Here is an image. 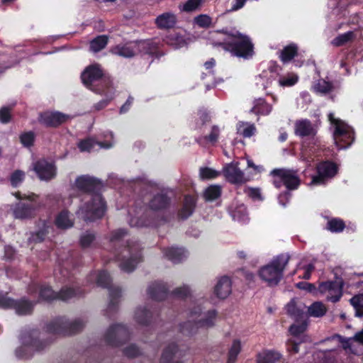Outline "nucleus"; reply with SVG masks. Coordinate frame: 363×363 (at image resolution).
<instances>
[{
    "mask_svg": "<svg viewBox=\"0 0 363 363\" xmlns=\"http://www.w3.org/2000/svg\"><path fill=\"white\" fill-rule=\"evenodd\" d=\"M209 40L214 49L229 52L233 57L249 60L255 55V46L250 37L235 28L214 30Z\"/></svg>",
    "mask_w": 363,
    "mask_h": 363,
    "instance_id": "1",
    "label": "nucleus"
},
{
    "mask_svg": "<svg viewBox=\"0 0 363 363\" xmlns=\"http://www.w3.org/2000/svg\"><path fill=\"white\" fill-rule=\"evenodd\" d=\"M171 204V198L164 193L155 194L148 202L149 211H145L140 218L136 219L134 225L138 227L157 228L168 222V218L164 214Z\"/></svg>",
    "mask_w": 363,
    "mask_h": 363,
    "instance_id": "2",
    "label": "nucleus"
},
{
    "mask_svg": "<svg viewBox=\"0 0 363 363\" xmlns=\"http://www.w3.org/2000/svg\"><path fill=\"white\" fill-rule=\"evenodd\" d=\"M290 259L291 257L287 253L274 257L267 264L260 267L258 271L259 278L267 283L268 286H277L284 277V272Z\"/></svg>",
    "mask_w": 363,
    "mask_h": 363,
    "instance_id": "3",
    "label": "nucleus"
},
{
    "mask_svg": "<svg viewBox=\"0 0 363 363\" xmlns=\"http://www.w3.org/2000/svg\"><path fill=\"white\" fill-rule=\"evenodd\" d=\"M80 77L83 84L94 93H102L104 89L113 86L111 77L104 72L99 64L87 66Z\"/></svg>",
    "mask_w": 363,
    "mask_h": 363,
    "instance_id": "4",
    "label": "nucleus"
},
{
    "mask_svg": "<svg viewBox=\"0 0 363 363\" xmlns=\"http://www.w3.org/2000/svg\"><path fill=\"white\" fill-rule=\"evenodd\" d=\"M115 257L121 260V269L130 273L134 271L137 264L143 261L142 248L138 242L127 240L121 249H116Z\"/></svg>",
    "mask_w": 363,
    "mask_h": 363,
    "instance_id": "5",
    "label": "nucleus"
},
{
    "mask_svg": "<svg viewBox=\"0 0 363 363\" xmlns=\"http://www.w3.org/2000/svg\"><path fill=\"white\" fill-rule=\"evenodd\" d=\"M107 210L105 199L101 194H94L90 200L82 205L77 212L79 217L86 222H94L101 219Z\"/></svg>",
    "mask_w": 363,
    "mask_h": 363,
    "instance_id": "6",
    "label": "nucleus"
},
{
    "mask_svg": "<svg viewBox=\"0 0 363 363\" xmlns=\"http://www.w3.org/2000/svg\"><path fill=\"white\" fill-rule=\"evenodd\" d=\"M84 326L85 323L81 318L69 321L65 316H59L48 323L45 330L51 335L69 336L80 333Z\"/></svg>",
    "mask_w": 363,
    "mask_h": 363,
    "instance_id": "7",
    "label": "nucleus"
},
{
    "mask_svg": "<svg viewBox=\"0 0 363 363\" xmlns=\"http://www.w3.org/2000/svg\"><path fill=\"white\" fill-rule=\"evenodd\" d=\"M111 278L108 272L103 270L99 272L96 278V284L99 286L108 289L109 302L105 311V315L111 318L118 310V303L121 297V289L111 285Z\"/></svg>",
    "mask_w": 363,
    "mask_h": 363,
    "instance_id": "8",
    "label": "nucleus"
},
{
    "mask_svg": "<svg viewBox=\"0 0 363 363\" xmlns=\"http://www.w3.org/2000/svg\"><path fill=\"white\" fill-rule=\"evenodd\" d=\"M84 294V291L81 288L62 287L60 291L55 292L51 286L43 284L39 289V298L48 302L53 300L67 301L72 298L83 296Z\"/></svg>",
    "mask_w": 363,
    "mask_h": 363,
    "instance_id": "9",
    "label": "nucleus"
},
{
    "mask_svg": "<svg viewBox=\"0 0 363 363\" xmlns=\"http://www.w3.org/2000/svg\"><path fill=\"white\" fill-rule=\"evenodd\" d=\"M270 174L273 177L272 183L277 189L284 186L287 190L294 191L301 185V179L297 171L290 169H274Z\"/></svg>",
    "mask_w": 363,
    "mask_h": 363,
    "instance_id": "10",
    "label": "nucleus"
},
{
    "mask_svg": "<svg viewBox=\"0 0 363 363\" xmlns=\"http://www.w3.org/2000/svg\"><path fill=\"white\" fill-rule=\"evenodd\" d=\"M315 174L311 177L310 185L323 186L333 179L339 172V166L329 160L319 162L315 165Z\"/></svg>",
    "mask_w": 363,
    "mask_h": 363,
    "instance_id": "11",
    "label": "nucleus"
},
{
    "mask_svg": "<svg viewBox=\"0 0 363 363\" xmlns=\"http://www.w3.org/2000/svg\"><path fill=\"white\" fill-rule=\"evenodd\" d=\"M37 330H33L30 333L21 335V341L23 345L16 350V355L21 359H29L31 355L28 353V347H31L36 351L40 352L44 350L50 343V341L45 340H40L37 337L38 335Z\"/></svg>",
    "mask_w": 363,
    "mask_h": 363,
    "instance_id": "12",
    "label": "nucleus"
},
{
    "mask_svg": "<svg viewBox=\"0 0 363 363\" xmlns=\"http://www.w3.org/2000/svg\"><path fill=\"white\" fill-rule=\"evenodd\" d=\"M130 337L128 328L123 324L111 325L104 335L106 344L117 347L127 342Z\"/></svg>",
    "mask_w": 363,
    "mask_h": 363,
    "instance_id": "13",
    "label": "nucleus"
},
{
    "mask_svg": "<svg viewBox=\"0 0 363 363\" xmlns=\"http://www.w3.org/2000/svg\"><path fill=\"white\" fill-rule=\"evenodd\" d=\"M335 280L320 282L318 285V291L320 294H326L327 300L333 303L340 301L342 296V290L345 285L342 277L335 275Z\"/></svg>",
    "mask_w": 363,
    "mask_h": 363,
    "instance_id": "14",
    "label": "nucleus"
},
{
    "mask_svg": "<svg viewBox=\"0 0 363 363\" xmlns=\"http://www.w3.org/2000/svg\"><path fill=\"white\" fill-rule=\"evenodd\" d=\"M328 119L332 125L335 126L333 132L334 139L337 144L338 140H345V144L342 147H346L353 142V133L350 131V127L342 120L335 118L333 113L328 115Z\"/></svg>",
    "mask_w": 363,
    "mask_h": 363,
    "instance_id": "15",
    "label": "nucleus"
},
{
    "mask_svg": "<svg viewBox=\"0 0 363 363\" xmlns=\"http://www.w3.org/2000/svg\"><path fill=\"white\" fill-rule=\"evenodd\" d=\"M77 189L84 193L90 194L91 196L94 194H101L103 183L101 180L88 174L81 175L75 180Z\"/></svg>",
    "mask_w": 363,
    "mask_h": 363,
    "instance_id": "16",
    "label": "nucleus"
},
{
    "mask_svg": "<svg viewBox=\"0 0 363 363\" xmlns=\"http://www.w3.org/2000/svg\"><path fill=\"white\" fill-rule=\"evenodd\" d=\"M33 170L38 177L43 181H50L57 174V168L53 162L40 159L33 163Z\"/></svg>",
    "mask_w": 363,
    "mask_h": 363,
    "instance_id": "17",
    "label": "nucleus"
},
{
    "mask_svg": "<svg viewBox=\"0 0 363 363\" xmlns=\"http://www.w3.org/2000/svg\"><path fill=\"white\" fill-rule=\"evenodd\" d=\"M69 118L68 115L59 111H45L39 114L38 122L47 128H57Z\"/></svg>",
    "mask_w": 363,
    "mask_h": 363,
    "instance_id": "18",
    "label": "nucleus"
},
{
    "mask_svg": "<svg viewBox=\"0 0 363 363\" xmlns=\"http://www.w3.org/2000/svg\"><path fill=\"white\" fill-rule=\"evenodd\" d=\"M223 174L227 181L233 184H241L246 182L242 171L233 164H229L224 168Z\"/></svg>",
    "mask_w": 363,
    "mask_h": 363,
    "instance_id": "19",
    "label": "nucleus"
},
{
    "mask_svg": "<svg viewBox=\"0 0 363 363\" xmlns=\"http://www.w3.org/2000/svg\"><path fill=\"white\" fill-rule=\"evenodd\" d=\"M149 296L155 301H162L169 294V289L166 284L162 281H155L147 289Z\"/></svg>",
    "mask_w": 363,
    "mask_h": 363,
    "instance_id": "20",
    "label": "nucleus"
},
{
    "mask_svg": "<svg viewBox=\"0 0 363 363\" xmlns=\"http://www.w3.org/2000/svg\"><path fill=\"white\" fill-rule=\"evenodd\" d=\"M196 199L194 196L187 194L184 196L182 208L178 211L177 216L181 220H186L194 212Z\"/></svg>",
    "mask_w": 363,
    "mask_h": 363,
    "instance_id": "21",
    "label": "nucleus"
},
{
    "mask_svg": "<svg viewBox=\"0 0 363 363\" xmlns=\"http://www.w3.org/2000/svg\"><path fill=\"white\" fill-rule=\"evenodd\" d=\"M177 23V17L172 12H164L159 15L155 20L157 28L160 30L174 28Z\"/></svg>",
    "mask_w": 363,
    "mask_h": 363,
    "instance_id": "22",
    "label": "nucleus"
},
{
    "mask_svg": "<svg viewBox=\"0 0 363 363\" xmlns=\"http://www.w3.org/2000/svg\"><path fill=\"white\" fill-rule=\"evenodd\" d=\"M177 354L181 357L184 355V353L179 350L175 342L170 343L163 350L160 363H183L182 361L172 362L173 358Z\"/></svg>",
    "mask_w": 363,
    "mask_h": 363,
    "instance_id": "23",
    "label": "nucleus"
},
{
    "mask_svg": "<svg viewBox=\"0 0 363 363\" xmlns=\"http://www.w3.org/2000/svg\"><path fill=\"white\" fill-rule=\"evenodd\" d=\"M282 358V354L278 350L264 349L256 355V363H277Z\"/></svg>",
    "mask_w": 363,
    "mask_h": 363,
    "instance_id": "24",
    "label": "nucleus"
},
{
    "mask_svg": "<svg viewBox=\"0 0 363 363\" xmlns=\"http://www.w3.org/2000/svg\"><path fill=\"white\" fill-rule=\"evenodd\" d=\"M138 55H148L152 57H159V50L157 43L152 40H136Z\"/></svg>",
    "mask_w": 363,
    "mask_h": 363,
    "instance_id": "25",
    "label": "nucleus"
},
{
    "mask_svg": "<svg viewBox=\"0 0 363 363\" xmlns=\"http://www.w3.org/2000/svg\"><path fill=\"white\" fill-rule=\"evenodd\" d=\"M232 283L228 276H223L220 278L214 287L215 295L220 299L227 298L231 293Z\"/></svg>",
    "mask_w": 363,
    "mask_h": 363,
    "instance_id": "26",
    "label": "nucleus"
},
{
    "mask_svg": "<svg viewBox=\"0 0 363 363\" xmlns=\"http://www.w3.org/2000/svg\"><path fill=\"white\" fill-rule=\"evenodd\" d=\"M35 206L33 203H18L13 208V216L18 219L31 218L35 216Z\"/></svg>",
    "mask_w": 363,
    "mask_h": 363,
    "instance_id": "27",
    "label": "nucleus"
},
{
    "mask_svg": "<svg viewBox=\"0 0 363 363\" xmlns=\"http://www.w3.org/2000/svg\"><path fill=\"white\" fill-rule=\"evenodd\" d=\"M135 41H129L125 44H120L115 46L112 51L119 56L130 58L138 55Z\"/></svg>",
    "mask_w": 363,
    "mask_h": 363,
    "instance_id": "28",
    "label": "nucleus"
},
{
    "mask_svg": "<svg viewBox=\"0 0 363 363\" xmlns=\"http://www.w3.org/2000/svg\"><path fill=\"white\" fill-rule=\"evenodd\" d=\"M36 302L30 301L26 297H23L18 300H15L13 308L19 315H30L34 309Z\"/></svg>",
    "mask_w": 363,
    "mask_h": 363,
    "instance_id": "29",
    "label": "nucleus"
},
{
    "mask_svg": "<svg viewBox=\"0 0 363 363\" xmlns=\"http://www.w3.org/2000/svg\"><path fill=\"white\" fill-rule=\"evenodd\" d=\"M295 134L300 137L314 136L316 131L308 119L297 121L295 123Z\"/></svg>",
    "mask_w": 363,
    "mask_h": 363,
    "instance_id": "30",
    "label": "nucleus"
},
{
    "mask_svg": "<svg viewBox=\"0 0 363 363\" xmlns=\"http://www.w3.org/2000/svg\"><path fill=\"white\" fill-rule=\"evenodd\" d=\"M220 133L219 127L216 125H213L211 126V131L208 134L198 137L196 139V142L200 145L210 144L214 146L218 141Z\"/></svg>",
    "mask_w": 363,
    "mask_h": 363,
    "instance_id": "31",
    "label": "nucleus"
},
{
    "mask_svg": "<svg viewBox=\"0 0 363 363\" xmlns=\"http://www.w3.org/2000/svg\"><path fill=\"white\" fill-rule=\"evenodd\" d=\"M97 94L105 96V99L99 101L94 105V108L96 111H101L105 108L111 101L114 99L115 89L113 86L104 89L102 93H96Z\"/></svg>",
    "mask_w": 363,
    "mask_h": 363,
    "instance_id": "32",
    "label": "nucleus"
},
{
    "mask_svg": "<svg viewBox=\"0 0 363 363\" xmlns=\"http://www.w3.org/2000/svg\"><path fill=\"white\" fill-rule=\"evenodd\" d=\"M272 106L265 99L259 98L254 101V106L250 112L256 115H268L272 111Z\"/></svg>",
    "mask_w": 363,
    "mask_h": 363,
    "instance_id": "33",
    "label": "nucleus"
},
{
    "mask_svg": "<svg viewBox=\"0 0 363 363\" xmlns=\"http://www.w3.org/2000/svg\"><path fill=\"white\" fill-rule=\"evenodd\" d=\"M164 256L174 263H179L185 257V251L181 247H167L164 251Z\"/></svg>",
    "mask_w": 363,
    "mask_h": 363,
    "instance_id": "34",
    "label": "nucleus"
},
{
    "mask_svg": "<svg viewBox=\"0 0 363 363\" xmlns=\"http://www.w3.org/2000/svg\"><path fill=\"white\" fill-rule=\"evenodd\" d=\"M152 313L146 307H139L135 312L136 322L143 325H148L151 323Z\"/></svg>",
    "mask_w": 363,
    "mask_h": 363,
    "instance_id": "35",
    "label": "nucleus"
},
{
    "mask_svg": "<svg viewBox=\"0 0 363 363\" xmlns=\"http://www.w3.org/2000/svg\"><path fill=\"white\" fill-rule=\"evenodd\" d=\"M55 224L60 229H67L73 226L74 222L69 218V212L63 210L56 216Z\"/></svg>",
    "mask_w": 363,
    "mask_h": 363,
    "instance_id": "36",
    "label": "nucleus"
},
{
    "mask_svg": "<svg viewBox=\"0 0 363 363\" xmlns=\"http://www.w3.org/2000/svg\"><path fill=\"white\" fill-rule=\"evenodd\" d=\"M298 46L295 43H291L285 46L281 51L279 59L283 63L290 62L298 55Z\"/></svg>",
    "mask_w": 363,
    "mask_h": 363,
    "instance_id": "37",
    "label": "nucleus"
},
{
    "mask_svg": "<svg viewBox=\"0 0 363 363\" xmlns=\"http://www.w3.org/2000/svg\"><path fill=\"white\" fill-rule=\"evenodd\" d=\"M287 313L293 318L296 322L306 320V315L302 308L298 307L294 300H291L286 307Z\"/></svg>",
    "mask_w": 363,
    "mask_h": 363,
    "instance_id": "38",
    "label": "nucleus"
},
{
    "mask_svg": "<svg viewBox=\"0 0 363 363\" xmlns=\"http://www.w3.org/2000/svg\"><path fill=\"white\" fill-rule=\"evenodd\" d=\"M280 69V67L276 62H274L268 68V72L269 73V76L264 75L265 72H262V75H263L264 77H267V80L266 83L264 84V89L266 91L269 87L272 86L273 82H278L279 77H280L279 73V71Z\"/></svg>",
    "mask_w": 363,
    "mask_h": 363,
    "instance_id": "39",
    "label": "nucleus"
},
{
    "mask_svg": "<svg viewBox=\"0 0 363 363\" xmlns=\"http://www.w3.org/2000/svg\"><path fill=\"white\" fill-rule=\"evenodd\" d=\"M222 194V188L220 185L211 184L204 190L203 197L206 201H213L220 198Z\"/></svg>",
    "mask_w": 363,
    "mask_h": 363,
    "instance_id": "40",
    "label": "nucleus"
},
{
    "mask_svg": "<svg viewBox=\"0 0 363 363\" xmlns=\"http://www.w3.org/2000/svg\"><path fill=\"white\" fill-rule=\"evenodd\" d=\"M217 311L215 309L209 310L204 318L200 319L198 321H196L198 325V328H212L215 325V321L217 318Z\"/></svg>",
    "mask_w": 363,
    "mask_h": 363,
    "instance_id": "41",
    "label": "nucleus"
},
{
    "mask_svg": "<svg viewBox=\"0 0 363 363\" xmlns=\"http://www.w3.org/2000/svg\"><path fill=\"white\" fill-rule=\"evenodd\" d=\"M345 226V223L342 219L333 218L328 221L325 228L331 233H339L344 230Z\"/></svg>",
    "mask_w": 363,
    "mask_h": 363,
    "instance_id": "42",
    "label": "nucleus"
},
{
    "mask_svg": "<svg viewBox=\"0 0 363 363\" xmlns=\"http://www.w3.org/2000/svg\"><path fill=\"white\" fill-rule=\"evenodd\" d=\"M108 38L106 35H98L90 42V49L94 52L103 50L108 44Z\"/></svg>",
    "mask_w": 363,
    "mask_h": 363,
    "instance_id": "43",
    "label": "nucleus"
},
{
    "mask_svg": "<svg viewBox=\"0 0 363 363\" xmlns=\"http://www.w3.org/2000/svg\"><path fill=\"white\" fill-rule=\"evenodd\" d=\"M327 311V308L323 303L319 301L313 303L308 308V313L312 317H323Z\"/></svg>",
    "mask_w": 363,
    "mask_h": 363,
    "instance_id": "44",
    "label": "nucleus"
},
{
    "mask_svg": "<svg viewBox=\"0 0 363 363\" xmlns=\"http://www.w3.org/2000/svg\"><path fill=\"white\" fill-rule=\"evenodd\" d=\"M241 351V342L240 340L235 339L229 349L227 363H235L238 354Z\"/></svg>",
    "mask_w": 363,
    "mask_h": 363,
    "instance_id": "45",
    "label": "nucleus"
},
{
    "mask_svg": "<svg viewBox=\"0 0 363 363\" xmlns=\"http://www.w3.org/2000/svg\"><path fill=\"white\" fill-rule=\"evenodd\" d=\"M298 81V77L294 73H288L281 76L278 79V84L282 87H289L295 85Z\"/></svg>",
    "mask_w": 363,
    "mask_h": 363,
    "instance_id": "46",
    "label": "nucleus"
},
{
    "mask_svg": "<svg viewBox=\"0 0 363 363\" xmlns=\"http://www.w3.org/2000/svg\"><path fill=\"white\" fill-rule=\"evenodd\" d=\"M199 328L196 321L188 320L179 326V331L182 334L186 336H191L196 333Z\"/></svg>",
    "mask_w": 363,
    "mask_h": 363,
    "instance_id": "47",
    "label": "nucleus"
},
{
    "mask_svg": "<svg viewBox=\"0 0 363 363\" xmlns=\"http://www.w3.org/2000/svg\"><path fill=\"white\" fill-rule=\"evenodd\" d=\"M128 235V230L125 228H119L111 232L109 242L113 245H116L123 242Z\"/></svg>",
    "mask_w": 363,
    "mask_h": 363,
    "instance_id": "48",
    "label": "nucleus"
},
{
    "mask_svg": "<svg viewBox=\"0 0 363 363\" xmlns=\"http://www.w3.org/2000/svg\"><path fill=\"white\" fill-rule=\"evenodd\" d=\"M354 38V33L353 31H348L343 34L338 35L335 37L333 41L332 44L336 47H340L346 43L352 41Z\"/></svg>",
    "mask_w": 363,
    "mask_h": 363,
    "instance_id": "49",
    "label": "nucleus"
},
{
    "mask_svg": "<svg viewBox=\"0 0 363 363\" xmlns=\"http://www.w3.org/2000/svg\"><path fill=\"white\" fill-rule=\"evenodd\" d=\"M49 233V226L44 224L43 228L38 231L33 233L30 238L31 242L40 243L43 242Z\"/></svg>",
    "mask_w": 363,
    "mask_h": 363,
    "instance_id": "50",
    "label": "nucleus"
},
{
    "mask_svg": "<svg viewBox=\"0 0 363 363\" xmlns=\"http://www.w3.org/2000/svg\"><path fill=\"white\" fill-rule=\"evenodd\" d=\"M19 140L23 147L30 148L34 145L35 134L32 130L23 132L19 135Z\"/></svg>",
    "mask_w": 363,
    "mask_h": 363,
    "instance_id": "51",
    "label": "nucleus"
},
{
    "mask_svg": "<svg viewBox=\"0 0 363 363\" xmlns=\"http://www.w3.org/2000/svg\"><path fill=\"white\" fill-rule=\"evenodd\" d=\"M300 323H294L292 324L289 329V333L295 337H298L301 334L303 333L308 326V323L306 319L303 320H299Z\"/></svg>",
    "mask_w": 363,
    "mask_h": 363,
    "instance_id": "52",
    "label": "nucleus"
},
{
    "mask_svg": "<svg viewBox=\"0 0 363 363\" xmlns=\"http://www.w3.org/2000/svg\"><path fill=\"white\" fill-rule=\"evenodd\" d=\"M350 303L355 309V315L363 317V294L353 296L350 299Z\"/></svg>",
    "mask_w": 363,
    "mask_h": 363,
    "instance_id": "53",
    "label": "nucleus"
},
{
    "mask_svg": "<svg viewBox=\"0 0 363 363\" xmlns=\"http://www.w3.org/2000/svg\"><path fill=\"white\" fill-rule=\"evenodd\" d=\"M194 23L199 28H208L212 26V18L207 14H199L194 18Z\"/></svg>",
    "mask_w": 363,
    "mask_h": 363,
    "instance_id": "54",
    "label": "nucleus"
},
{
    "mask_svg": "<svg viewBox=\"0 0 363 363\" xmlns=\"http://www.w3.org/2000/svg\"><path fill=\"white\" fill-rule=\"evenodd\" d=\"M333 88V86L331 82H327L323 79L318 80L314 85V89L316 92L325 94L330 93Z\"/></svg>",
    "mask_w": 363,
    "mask_h": 363,
    "instance_id": "55",
    "label": "nucleus"
},
{
    "mask_svg": "<svg viewBox=\"0 0 363 363\" xmlns=\"http://www.w3.org/2000/svg\"><path fill=\"white\" fill-rule=\"evenodd\" d=\"M199 118L196 120L195 128L201 129V128L209 123L211 120V117L208 112L206 110H200L198 112Z\"/></svg>",
    "mask_w": 363,
    "mask_h": 363,
    "instance_id": "56",
    "label": "nucleus"
},
{
    "mask_svg": "<svg viewBox=\"0 0 363 363\" xmlns=\"http://www.w3.org/2000/svg\"><path fill=\"white\" fill-rule=\"evenodd\" d=\"M123 354L129 359H133L139 357L141 351L135 344H130L123 350Z\"/></svg>",
    "mask_w": 363,
    "mask_h": 363,
    "instance_id": "57",
    "label": "nucleus"
},
{
    "mask_svg": "<svg viewBox=\"0 0 363 363\" xmlns=\"http://www.w3.org/2000/svg\"><path fill=\"white\" fill-rule=\"evenodd\" d=\"M203 0H187L182 6V10L185 12H193L199 9Z\"/></svg>",
    "mask_w": 363,
    "mask_h": 363,
    "instance_id": "58",
    "label": "nucleus"
},
{
    "mask_svg": "<svg viewBox=\"0 0 363 363\" xmlns=\"http://www.w3.org/2000/svg\"><path fill=\"white\" fill-rule=\"evenodd\" d=\"M25 179V173L23 171L15 170L10 177L11 184L13 187L18 186Z\"/></svg>",
    "mask_w": 363,
    "mask_h": 363,
    "instance_id": "59",
    "label": "nucleus"
},
{
    "mask_svg": "<svg viewBox=\"0 0 363 363\" xmlns=\"http://www.w3.org/2000/svg\"><path fill=\"white\" fill-rule=\"evenodd\" d=\"M200 177L202 179H212L218 177L220 173L210 167H201L199 170Z\"/></svg>",
    "mask_w": 363,
    "mask_h": 363,
    "instance_id": "60",
    "label": "nucleus"
},
{
    "mask_svg": "<svg viewBox=\"0 0 363 363\" xmlns=\"http://www.w3.org/2000/svg\"><path fill=\"white\" fill-rule=\"evenodd\" d=\"M96 235L94 233L86 231L81 235L79 239V244L82 248L89 247L91 244L95 240Z\"/></svg>",
    "mask_w": 363,
    "mask_h": 363,
    "instance_id": "61",
    "label": "nucleus"
},
{
    "mask_svg": "<svg viewBox=\"0 0 363 363\" xmlns=\"http://www.w3.org/2000/svg\"><path fill=\"white\" fill-rule=\"evenodd\" d=\"M96 145L95 141L90 138L81 140L78 143V148L81 152H91Z\"/></svg>",
    "mask_w": 363,
    "mask_h": 363,
    "instance_id": "62",
    "label": "nucleus"
},
{
    "mask_svg": "<svg viewBox=\"0 0 363 363\" xmlns=\"http://www.w3.org/2000/svg\"><path fill=\"white\" fill-rule=\"evenodd\" d=\"M164 40L167 44L177 45L181 44L184 39L180 34L174 33L167 35Z\"/></svg>",
    "mask_w": 363,
    "mask_h": 363,
    "instance_id": "63",
    "label": "nucleus"
},
{
    "mask_svg": "<svg viewBox=\"0 0 363 363\" xmlns=\"http://www.w3.org/2000/svg\"><path fill=\"white\" fill-rule=\"evenodd\" d=\"M321 363H336V357L330 351L321 352L319 354Z\"/></svg>",
    "mask_w": 363,
    "mask_h": 363,
    "instance_id": "64",
    "label": "nucleus"
}]
</instances>
